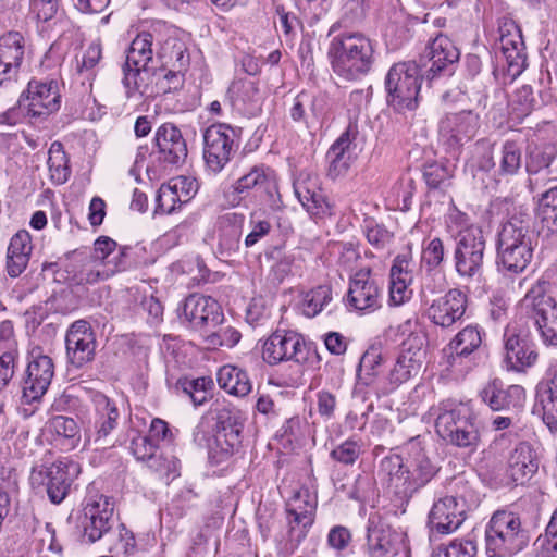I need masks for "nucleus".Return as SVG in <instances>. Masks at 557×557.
I'll return each mask as SVG.
<instances>
[{"instance_id":"1","label":"nucleus","mask_w":557,"mask_h":557,"mask_svg":"<svg viewBox=\"0 0 557 557\" xmlns=\"http://www.w3.org/2000/svg\"><path fill=\"white\" fill-rule=\"evenodd\" d=\"M409 459L405 466L399 455H389L380 462L379 475L386 480L388 488L400 499L408 502L424 487L438 472V467L431 461L419 437L406 444Z\"/></svg>"},{"instance_id":"2","label":"nucleus","mask_w":557,"mask_h":557,"mask_svg":"<svg viewBox=\"0 0 557 557\" xmlns=\"http://www.w3.org/2000/svg\"><path fill=\"white\" fill-rule=\"evenodd\" d=\"M341 23H334L327 33L331 37L327 58L333 72L346 81L368 74L374 63L375 42L361 32L337 33Z\"/></svg>"},{"instance_id":"3","label":"nucleus","mask_w":557,"mask_h":557,"mask_svg":"<svg viewBox=\"0 0 557 557\" xmlns=\"http://www.w3.org/2000/svg\"><path fill=\"white\" fill-rule=\"evenodd\" d=\"M435 431L446 443L457 447L476 445L479 433L470 409L451 400L442 401L436 409Z\"/></svg>"},{"instance_id":"4","label":"nucleus","mask_w":557,"mask_h":557,"mask_svg":"<svg viewBox=\"0 0 557 557\" xmlns=\"http://www.w3.org/2000/svg\"><path fill=\"white\" fill-rule=\"evenodd\" d=\"M423 70L417 62H399L387 72L385 89L387 102L398 112L414 110L418 107V96L421 79L425 78Z\"/></svg>"},{"instance_id":"5","label":"nucleus","mask_w":557,"mask_h":557,"mask_svg":"<svg viewBox=\"0 0 557 557\" xmlns=\"http://www.w3.org/2000/svg\"><path fill=\"white\" fill-rule=\"evenodd\" d=\"M152 40L150 33H140L127 50L122 79L127 100L140 102L147 94L148 85L144 81V74L148 72V64L152 60Z\"/></svg>"},{"instance_id":"6","label":"nucleus","mask_w":557,"mask_h":557,"mask_svg":"<svg viewBox=\"0 0 557 557\" xmlns=\"http://www.w3.org/2000/svg\"><path fill=\"white\" fill-rule=\"evenodd\" d=\"M521 519L518 513L496 511L485 529V549L488 557H507L522 549Z\"/></svg>"},{"instance_id":"7","label":"nucleus","mask_w":557,"mask_h":557,"mask_svg":"<svg viewBox=\"0 0 557 557\" xmlns=\"http://www.w3.org/2000/svg\"><path fill=\"white\" fill-rule=\"evenodd\" d=\"M214 419L213 435L207 446L209 457L220 463L240 445L244 419L240 411L231 406L216 408Z\"/></svg>"},{"instance_id":"8","label":"nucleus","mask_w":557,"mask_h":557,"mask_svg":"<svg viewBox=\"0 0 557 557\" xmlns=\"http://www.w3.org/2000/svg\"><path fill=\"white\" fill-rule=\"evenodd\" d=\"M549 288L548 281L539 278L524 295L530 307L527 323L532 322L545 343L557 345V301L548 294Z\"/></svg>"},{"instance_id":"9","label":"nucleus","mask_w":557,"mask_h":557,"mask_svg":"<svg viewBox=\"0 0 557 557\" xmlns=\"http://www.w3.org/2000/svg\"><path fill=\"white\" fill-rule=\"evenodd\" d=\"M91 403L94 412L88 421L84 446H94L96 450L114 446L112 433L120 419L116 403L100 392L92 394Z\"/></svg>"},{"instance_id":"10","label":"nucleus","mask_w":557,"mask_h":557,"mask_svg":"<svg viewBox=\"0 0 557 557\" xmlns=\"http://www.w3.org/2000/svg\"><path fill=\"white\" fill-rule=\"evenodd\" d=\"M238 129L225 123L212 124L203 132V160L209 171L220 173L238 149Z\"/></svg>"},{"instance_id":"11","label":"nucleus","mask_w":557,"mask_h":557,"mask_svg":"<svg viewBox=\"0 0 557 557\" xmlns=\"http://www.w3.org/2000/svg\"><path fill=\"white\" fill-rule=\"evenodd\" d=\"M522 220L511 218L498 234L497 267L504 277L513 281L522 272Z\"/></svg>"},{"instance_id":"12","label":"nucleus","mask_w":557,"mask_h":557,"mask_svg":"<svg viewBox=\"0 0 557 557\" xmlns=\"http://www.w3.org/2000/svg\"><path fill=\"white\" fill-rule=\"evenodd\" d=\"M307 344L301 334L290 330H276L262 345V359L269 366L293 361L302 363L307 360Z\"/></svg>"},{"instance_id":"13","label":"nucleus","mask_w":557,"mask_h":557,"mask_svg":"<svg viewBox=\"0 0 557 557\" xmlns=\"http://www.w3.org/2000/svg\"><path fill=\"white\" fill-rule=\"evenodd\" d=\"M485 251V239L481 228H468L459 232L454 250L456 272L466 278L481 274Z\"/></svg>"},{"instance_id":"14","label":"nucleus","mask_w":557,"mask_h":557,"mask_svg":"<svg viewBox=\"0 0 557 557\" xmlns=\"http://www.w3.org/2000/svg\"><path fill=\"white\" fill-rule=\"evenodd\" d=\"M53 376V360L47 355L32 351L21 382L23 401L28 405L39 401L47 393Z\"/></svg>"},{"instance_id":"15","label":"nucleus","mask_w":557,"mask_h":557,"mask_svg":"<svg viewBox=\"0 0 557 557\" xmlns=\"http://www.w3.org/2000/svg\"><path fill=\"white\" fill-rule=\"evenodd\" d=\"M61 96L58 83L53 79L28 83L26 92L18 99V109H24L32 117L47 116L60 109Z\"/></svg>"},{"instance_id":"16","label":"nucleus","mask_w":557,"mask_h":557,"mask_svg":"<svg viewBox=\"0 0 557 557\" xmlns=\"http://www.w3.org/2000/svg\"><path fill=\"white\" fill-rule=\"evenodd\" d=\"M460 52L455 44L445 35L436 36L428 46L426 53L419 60L425 79L432 81L437 75H451Z\"/></svg>"},{"instance_id":"17","label":"nucleus","mask_w":557,"mask_h":557,"mask_svg":"<svg viewBox=\"0 0 557 557\" xmlns=\"http://www.w3.org/2000/svg\"><path fill=\"white\" fill-rule=\"evenodd\" d=\"M97 341L94 329L86 320L73 322L65 335L66 358L71 366L79 369L94 361Z\"/></svg>"},{"instance_id":"18","label":"nucleus","mask_w":557,"mask_h":557,"mask_svg":"<svg viewBox=\"0 0 557 557\" xmlns=\"http://www.w3.org/2000/svg\"><path fill=\"white\" fill-rule=\"evenodd\" d=\"M238 191L255 189L260 201L272 211L283 207L275 172L270 168L253 166L236 181Z\"/></svg>"},{"instance_id":"19","label":"nucleus","mask_w":557,"mask_h":557,"mask_svg":"<svg viewBox=\"0 0 557 557\" xmlns=\"http://www.w3.org/2000/svg\"><path fill=\"white\" fill-rule=\"evenodd\" d=\"M113 503L107 496L100 495L96 499H89L83 509L79 524L83 529V537L88 543L100 540L112 527Z\"/></svg>"},{"instance_id":"20","label":"nucleus","mask_w":557,"mask_h":557,"mask_svg":"<svg viewBox=\"0 0 557 557\" xmlns=\"http://www.w3.org/2000/svg\"><path fill=\"white\" fill-rule=\"evenodd\" d=\"M180 318H184L195 330L215 327L221 324L223 313L216 300L211 297L191 294L178 308Z\"/></svg>"},{"instance_id":"21","label":"nucleus","mask_w":557,"mask_h":557,"mask_svg":"<svg viewBox=\"0 0 557 557\" xmlns=\"http://www.w3.org/2000/svg\"><path fill=\"white\" fill-rule=\"evenodd\" d=\"M347 300L351 308L364 313L381 307V289L370 268L360 269L350 277Z\"/></svg>"},{"instance_id":"22","label":"nucleus","mask_w":557,"mask_h":557,"mask_svg":"<svg viewBox=\"0 0 557 557\" xmlns=\"http://www.w3.org/2000/svg\"><path fill=\"white\" fill-rule=\"evenodd\" d=\"M158 160L164 165L182 166L187 159V143L181 129L173 123L161 124L154 133Z\"/></svg>"},{"instance_id":"23","label":"nucleus","mask_w":557,"mask_h":557,"mask_svg":"<svg viewBox=\"0 0 557 557\" xmlns=\"http://www.w3.org/2000/svg\"><path fill=\"white\" fill-rule=\"evenodd\" d=\"M479 126V116L472 111L447 114L441 120L438 132L442 140L450 148L457 149L470 140Z\"/></svg>"},{"instance_id":"24","label":"nucleus","mask_w":557,"mask_h":557,"mask_svg":"<svg viewBox=\"0 0 557 557\" xmlns=\"http://www.w3.org/2000/svg\"><path fill=\"white\" fill-rule=\"evenodd\" d=\"M466 519L463 500L454 496H445L435 502L429 513V525L440 534L455 532Z\"/></svg>"},{"instance_id":"25","label":"nucleus","mask_w":557,"mask_h":557,"mask_svg":"<svg viewBox=\"0 0 557 557\" xmlns=\"http://www.w3.org/2000/svg\"><path fill=\"white\" fill-rule=\"evenodd\" d=\"M293 186L297 199L310 215L323 218L332 214V207L320 188L317 175L301 173Z\"/></svg>"},{"instance_id":"26","label":"nucleus","mask_w":557,"mask_h":557,"mask_svg":"<svg viewBox=\"0 0 557 557\" xmlns=\"http://www.w3.org/2000/svg\"><path fill=\"white\" fill-rule=\"evenodd\" d=\"M500 50L507 62L505 77L513 83L522 74L521 46L522 30L511 20H505L499 25Z\"/></svg>"},{"instance_id":"27","label":"nucleus","mask_w":557,"mask_h":557,"mask_svg":"<svg viewBox=\"0 0 557 557\" xmlns=\"http://www.w3.org/2000/svg\"><path fill=\"white\" fill-rule=\"evenodd\" d=\"M467 308V296L459 289H450L433 300L426 310L428 318L441 327H449L459 321Z\"/></svg>"},{"instance_id":"28","label":"nucleus","mask_w":557,"mask_h":557,"mask_svg":"<svg viewBox=\"0 0 557 557\" xmlns=\"http://www.w3.org/2000/svg\"><path fill=\"white\" fill-rule=\"evenodd\" d=\"M244 223L243 213L227 212L219 216L214 234L218 240L216 252L221 258L232 257L239 251Z\"/></svg>"},{"instance_id":"29","label":"nucleus","mask_w":557,"mask_h":557,"mask_svg":"<svg viewBox=\"0 0 557 557\" xmlns=\"http://www.w3.org/2000/svg\"><path fill=\"white\" fill-rule=\"evenodd\" d=\"M79 472V465L67 458L59 459L47 468V493L53 504H60L66 497Z\"/></svg>"},{"instance_id":"30","label":"nucleus","mask_w":557,"mask_h":557,"mask_svg":"<svg viewBox=\"0 0 557 557\" xmlns=\"http://www.w3.org/2000/svg\"><path fill=\"white\" fill-rule=\"evenodd\" d=\"M359 134L356 123H349L344 133L330 147L326 159L329 160V175L336 178L344 174L350 165V156L354 150V141Z\"/></svg>"},{"instance_id":"31","label":"nucleus","mask_w":557,"mask_h":557,"mask_svg":"<svg viewBox=\"0 0 557 557\" xmlns=\"http://www.w3.org/2000/svg\"><path fill=\"white\" fill-rule=\"evenodd\" d=\"M532 414L539 416L552 432H557V371L536 385Z\"/></svg>"},{"instance_id":"32","label":"nucleus","mask_w":557,"mask_h":557,"mask_svg":"<svg viewBox=\"0 0 557 557\" xmlns=\"http://www.w3.org/2000/svg\"><path fill=\"white\" fill-rule=\"evenodd\" d=\"M286 512L289 530L285 549L292 554L307 536L313 523V509L308 505L302 508L301 506L288 504Z\"/></svg>"},{"instance_id":"33","label":"nucleus","mask_w":557,"mask_h":557,"mask_svg":"<svg viewBox=\"0 0 557 557\" xmlns=\"http://www.w3.org/2000/svg\"><path fill=\"white\" fill-rule=\"evenodd\" d=\"M367 546L373 557L395 556L401 546V536L389 527L369 525Z\"/></svg>"},{"instance_id":"34","label":"nucleus","mask_w":557,"mask_h":557,"mask_svg":"<svg viewBox=\"0 0 557 557\" xmlns=\"http://www.w3.org/2000/svg\"><path fill=\"white\" fill-rule=\"evenodd\" d=\"M522 326L518 321L509 323L504 332L503 369L507 372L522 371Z\"/></svg>"},{"instance_id":"35","label":"nucleus","mask_w":557,"mask_h":557,"mask_svg":"<svg viewBox=\"0 0 557 557\" xmlns=\"http://www.w3.org/2000/svg\"><path fill=\"white\" fill-rule=\"evenodd\" d=\"M421 355L422 352L420 348L412 351L411 346L399 354L388 374V381L392 385V389L398 387L419 373L422 366Z\"/></svg>"},{"instance_id":"36","label":"nucleus","mask_w":557,"mask_h":557,"mask_svg":"<svg viewBox=\"0 0 557 557\" xmlns=\"http://www.w3.org/2000/svg\"><path fill=\"white\" fill-rule=\"evenodd\" d=\"M216 380L222 389L238 397L248 395L252 388L248 373L231 364H225L219 369Z\"/></svg>"},{"instance_id":"37","label":"nucleus","mask_w":557,"mask_h":557,"mask_svg":"<svg viewBox=\"0 0 557 557\" xmlns=\"http://www.w3.org/2000/svg\"><path fill=\"white\" fill-rule=\"evenodd\" d=\"M50 430L58 436V442L66 450L77 447L81 442L79 426L73 418L55 416L49 422Z\"/></svg>"},{"instance_id":"38","label":"nucleus","mask_w":557,"mask_h":557,"mask_svg":"<svg viewBox=\"0 0 557 557\" xmlns=\"http://www.w3.org/2000/svg\"><path fill=\"white\" fill-rule=\"evenodd\" d=\"M48 169L50 181L54 185H62L67 182L71 175L69 158L60 141H53L48 151Z\"/></svg>"},{"instance_id":"39","label":"nucleus","mask_w":557,"mask_h":557,"mask_svg":"<svg viewBox=\"0 0 557 557\" xmlns=\"http://www.w3.org/2000/svg\"><path fill=\"white\" fill-rule=\"evenodd\" d=\"M258 87L252 82H234L230 86L226 97L233 108L248 111L258 102Z\"/></svg>"},{"instance_id":"40","label":"nucleus","mask_w":557,"mask_h":557,"mask_svg":"<svg viewBox=\"0 0 557 557\" xmlns=\"http://www.w3.org/2000/svg\"><path fill=\"white\" fill-rule=\"evenodd\" d=\"M25 55V39L18 32H9L0 37V58L20 71Z\"/></svg>"},{"instance_id":"41","label":"nucleus","mask_w":557,"mask_h":557,"mask_svg":"<svg viewBox=\"0 0 557 557\" xmlns=\"http://www.w3.org/2000/svg\"><path fill=\"white\" fill-rule=\"evenodd\" d=\"M482 343L481 333L475 326H466L448 344L451 355L468 356Z\"/></svg>"},{"instance_id":"42","label":"nucleus","mask_w":557,"mask_h":557,"mask_svg":"<svg viewBox=\"0 0 557 557\" xmlns=\"http://www.w3.org/2000/svg\"><path fill=\"white\" fill-rule=\"evenodd\" d=\"M361 228L368 243L374 249L383 250L391 245L394 239V233L373 218H366Z\"/></svg>"},{"instance_id":"43","label":"nucleus","mask_w":557,"mask_h":557,"mask_svg":"<svg viewBox=\"0 0 557 557\" xmlns=\"http://www.w3.org/2000/svg\"><path fill=\"white\" fill-rule=\"evenodd\" d=\"M519 391L518 385H511L507 392L498 380L490 382L482 391L481 397L494 411L502 410L510 405V394Z\"/></svg>"},{"instance_id":"44","label":"nucleus","mask_w":557,"mask_h":557,"mask_svg":"<svg viewBox=\"0 0 557 557\" xmlns=\"http://www.w3.org/2000/svg\"><path fill=\"white\" fill-rule=\"evenodd\" d=\"M453 171L445 164L434 161L423 168V178L430 189H446L451 184Z\"/></svg>"},{"instance_id":"45","label":"nucleus","mask_w":557,"mask_h":557,"mask_svg":"<svg viewBox=\"0 0 557 557\" xmlns=\"http://www.w3.org/2000/svg\"><path fill=\"white\" fill-rule=\"evenodd\" d=\"M310 106V112L312 117L318 119L323 111V100L311 97L308 94L300 92L294 99V103L290 108V116L295 122H307L308 114L306 108Z\"/></svg>"},{"instance_id":"46","label":"nucleus","mask_w":557,"mask_h":557,"mask_svg":"<svg viewBox=\"0 0 557 557\" xmlns=\"http://www.w3.org/2000/svg\"><path fill=\"white\" fill-rule=\"evenodd\" d=\"M120 269L117 263H115L113 268H103L101 263L95 262V260L89 258L76 274V278L81 284H94L108 278Z\"/></svg>"},{"instance_id":"47","label":"nucleus","mask_w":557,"mask_h":557,"mask_svg":"<svg viewBox=\"0 0 557 557\" xmlns=\"http://www.w3.org/2000/svg\"><path fill=\"white\" fill-rule=\"evenodd\" d=\"M331 300V287L320 285L306 294L302 311L307 317H315L330 304Z\"/></svg>"},{"instance_id":"48","label":"nucleus","mask_w":557,"mask_h":557,"mask_svg":"<svg viewBox=\"0 0 557 557\" xmlns=\"http://www.w3.org/2000/svg\"><path fill=\"white\" fill-rule=\"evenodd\" d=\"M101 60L102 46L99 40L92 41L83 52L82 60L77 61V73L87 79H94Z\"/></svg>"},{"instance_id":"49","label":"nucleus","mask_w":557,"mask_h":557,"mask_svg":"<svg viewBox=\"0 0 557 557\" xmlns=\"http://www.w3.org/2000/svg\"><path fill=\"white\" fill-rule=\"evenodd\" d=\"M536 215L548 227H557V186L542 194L536 207Z\"/></svg>"},{"instance_id":"50","label":"nucleus","mask_w":557,"mask_h":557,"mask_svg":"<svg viewBox=\"0 0 557 557\" xmlns=\"http://www.w3.org/2000/svg\"><path fill=\"white\" fill-rule=\"evenodd\" d=\"M421 260L428 271L438 269L444 263L445 247L440 237L423 243Z\"/></svg>"},{"instance_id":"51","label":"nucleus","mask_w":557,"mask_h":557,"mask_svg":"<svg viewBox=\"0 0 557 557\" xmlns=\"http://www.w3.org/2000/svg\"><path fill=\"white\" fill-rule=\"evenodd\" d=\"M557 149L554 145H546L543 148L536 147L529 152V162L527 163V171L529 174L537 173L549 166L555 158Z\"/></svg>"},{"instance_id":"52","label":"nucleus","mask_w":557,"mask_h":557,"mask_svg":"<svg viewBox=\"0 0 557 557\" xmlns=\"http://www.w3.org/2000/svg\"><path fill=\"white\" fill-rule=\"evenodd\" d=\"M476 545L470 540H454L446 546H440L432 557H474Z\"/></svg>"},{"instance_id":"53","label":"nucleus","mask_w":557,"mask_h":557,"mask_svg":"<svg viewBox=\"0 0 557 557\" xmlns=\"http://www.w3.org/2000/svg\"><path fill=\"white\" fill-rule=\"evenodd\" d=\"M18 349L11 345L8 350H3L0 355V392H2L14 376Z\"/></svg>"},{"instance_id":"54","label":"nucleus","mask_w":557,"mask_h":557,"mask_svg":"<svg viewBox=\"0 0 557 557\" xmlns=\"http://www.w3.org/2000/svg\"><path fill=\"white\" fill-rule=\"evenodd\" d=\"M240 333L233 326H221L206 336V343L211 348L225 346L227 348L234 347L240 341Z\"/></svg>"},{"instance_id":"55","label":"nucleus","mask_w":557,"mask_h":557,"mask_svg":"<svg viewBox=\"0 0 557 557\" xmlns=\"http://www.w3.org/2000/svg\"><path fill=\"white\" fill-rule=\"evenodd\" d=\"M361 454V445L354 440H347L330 453V457L345 466L354 465Z\"/></svg>"},{"instance_id":"56","label":"nucleus","mask_w":557,"mask_h":557,"mask_svg":"<svg viewBox=\"0 0 557 557\" xmlns=\"http://www.w3.org/2000/svg\"><path fill=\"white\" fill-rule=\"evenodd\" d=\"M116 242L110 237L101 236L94 244V251L90 258L95 260V262H99L103 265V268H109L108 265L112 262H115L116 256L111 257L115 252Z\"/></svg>"},{"instance_id":"57","label":"nucleus","mask_w":557,"mask_h":557,"mask_svg":"<svg viewBox=\"0 0 557 557\" xmlns=\"http://www.w3.org/2000/svg\"><path fill=\"white\" fill-rule=\"evenodd\" d=\"M29 13L38 22H50L59 15V0H30Z\"/></svg>"},{"instance_id":"58","label":"nucleus","mask_w":557,"mask_h":557,"mask_svg":"<svg viewBox=\"0 0 557 557\" xmlns=\"http://www.w3.org/2000/svg\"><path fill=\"white\" fill-rule=\"evenodd\" d=\"M521 163V150L519 144L507 141L503 147L500 168L504 173L516 174Z\"/></svg>"},{"instance_id":"59","label":"nucleus","mask_w":557,"mask_h":557,"mask_svg":"<svg viewBox=\"0 0 557 557\" xmlns=\"http://www.w3.org/2000/svg\"><path fill=\"white\" fill-rule=\"evenodd\" d=\"M131 451L138 461L146 462L158 451V445L147 435H138L131 442Z\"/></svg>"},{"instance_id":"60","label":"nucleus","mask_w":557,"mask_h":557,"mask_svg":"<svg viewBox=\"0 0 557 557\" xmlns=\"http://www.w3.org/2000/svg\"><path fill=\"white\" fill-rule=\"evenodd\" d=\"M384 362L382 351L377 347H370L361 357L359 363V376L362 374L375 376L377 368Z\"/></svg>"},{"instance_id":"61","label":"nucleus","mask_w":557,"mask_h":557,"mask_svg":"<svg viewBox=\"0 0 557 557\" xmlns=\"http://www.w3.org/2000/svg\"><path fill=\"white\" fill-rule=\"evenodd\" d=\"M170 188L178 196L181 203H187L196 193V183L187 176H177L166 183Z\"/></svg>"},{"instance_id":"62","label":"nucleus","mask_w":557,"mask_h":557,"mask_svg":"<svg viewBox=\"0 0 557 557\" xmlns=\"http://www.w3.org/2000/svg\"><path fill=\"white\" fill-rule=\"evenodd\" d=\"M158 209L163 212L171 214L177 208L182 206L178 196L170 188L168 184H162L158 197H157Z\"/></svg>"},{"instance_id":"63","label":"nucleus","mask_w":557,"mask_h":557,"mask_svg":"<svg viewBox=\"0 0 557 557\" xmlns=\"http://www.w3.org/2000/svg\"><path fill=\"white\" fill-rule=\"evenodd\" d=\"M250 227L251 231L245 237L244 245L246 248L255 246L261 238L265 237L272 230V225L268 220L253 219V214L250 215Z\"/></svg>"},{"instance_id":"64","label":"nucleus","mask_w":557,"mask_h":557,"mask_svg":"<svg viewBox=\"0 0 557 557\" xmlns=\"http://www.w3.org/2000/svg\"><path fill=\"white\" fill-rule=\"evenodd\" d=\"M351 541L350 531L343 525L331 528L327 534V545L336 552L346 549Z\"/></svg>"}]
</instances>
